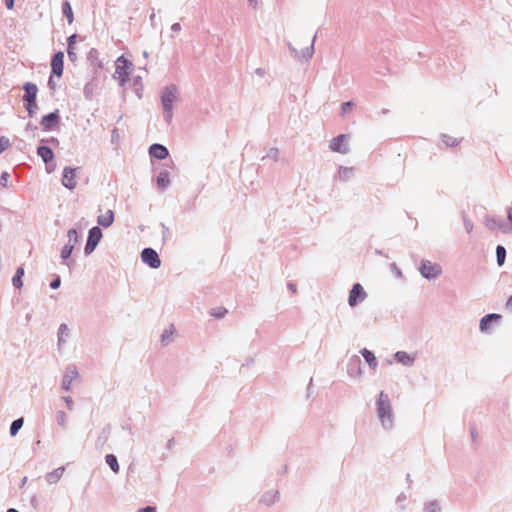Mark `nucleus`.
<instances>
[{
  "instance_id": "obj_26",
  "label": "nucleus",
  "mask_w": 512,
  "mask_h": 512,
  "mask_svg": "<svg viewBox=\"0 0 512 512\" xmlns=\"http://www.w3.org/2000/svg\"><path fill=\"white\" fill-rule=\"evenodd\" d=\"M22 425H23L22 418L13 421V423L11 424V427H10V434L12 436H15L17 434L18 430L22 427Z\"/></svg>"
},
{
  "instance_id": "obj_6",
  "label": "nucleus",
  "mask_w": 512,
  "mask_h": 512,
  "mask_svg": "<svg viewBox=\"0 0 512 512\" xmlns=\"http://www.w3.org/2000/svg\"><path fill=\"white\" fill-rule=\"evenodd\" d=\"M77 168L65 167L63 170L62 184L72 190L77 185Z\"/></svg>"
},
{
  "instance_id": "obj_11",
  "label": "nucleus",
  "mask_w": 512,
  "mask_h": 512,
  "mask_svg": "<svg viewBox=\"0 0 512 512\" xmlns=\"http://www.w3.org/2000/svg\"><path fill=\"white\" fill-rule=\"evenodd\" d=\"M346 135L341 134L335 138H333L330 142V149L334 152L346 153L348 148L345 144Z\"/></svg>"
},
{
  "instance_id": "obj_37",
  "label": "nucleus",
  "mask_w": 512,
  "mask_h": 512,
  "mask_svg": "<svg viewBox=\"0 0 512 512\" xmlns=\"http://www.w3.org/2000/svg\"><path fill=\"white\" fill-rule=\"evenodd\" d=\"M37 109V106L34 107V106H29V102H27V111L29 113L30 116H32V114L34 113V110Z\"/></svg>"
},
{
  "instance_id": "obj_13",
  "label": "nucleus",
  "mask_w": 512,
  "mask_h": 512,
  "mask_svg": "<svg viewBox=\"0 0 512 512\" xmlns=\"http://www.w3.org/2000/svg\"><path fill=\"white\" fill-rule=\"evenodd\" d=\"M149 152L150 155L156 159H165L168 156V150L160 144H153Z\"/></svg>"
},
{
  "instance_id": "obj_23",
  "label": "nucleus",
  "mask_w": 512,
  "mask_h": 512,
  "mask_svg": "<svg viewBox=\"0 0 512 512\" xmlns=\"http://www.w3.org/2000/svg\"><path fill=\"white\" fill-rule=\"evenodd\" d=\"M497 262L499 266H502L505 262L506 250L503 246L499 245L496 248Z\"/></svg>"
},
{
  "instance_id": "obj_9",
  "label": "nucleus",
  "mask_w": 512,
  "mask_h": 512,
  "mask_svg": "<svg viewBox=\"0 0 512 512\" xmlns=\"http://www.w3.org/2000/svg\"><path fill=\"white\" fill-rule=\"evenodd\" d=\"M64 54L63 52L56 53L51 60L52 73L60 77L63 74Z\"/></svg>"
},
{
  "instance_id": "obj_15",
  "label": "nucleus",
  "mask_w": 512,
  "mask_h": 512,
  "mask_svg": "<svg viewBox=\"0 0 512 512\" xmlns=\"http://www.w3.org/2000/svg\"><path fill=\"white\" fill-rule=\"evenodd\" d=\"M58 121H59L58 113L53 112V113L43 116V118L41 120V125L45 129L48 130V129H51L54 125H56L58 123Z\"/></svg>"
},
{
  "instance_id": "obj_45",
  "label": "nucleus",
  "mask_w": 512,
  "mask_h": 512,
  "mask_svg": "<svg viewBox=\"0 0 512 512\" xmlns=\"http://www.w3.org/2000/svg\"><path fill=\"white\" fill-rule=\"evenodd\" d=\"M27 478H24L23 481H22V484L24 485L25 482H26Z\"/></svg>"
},
{
  "instance_id": "obj_20",
  "label": "nucleus",
  "mask_w": 512,
  "mask_h": 512,
  "mask_svg": "<svg viewBox=\"0 0 512 512\" xmlns=\"http://www.w3.org/2000/svg\"><path fill=\"white\" fill-rule=\"evenodd\" d=\"M106 463L110 466L113 472L119 471V464L117 458L113 454L106 455Z\"/></svg>"
},
{
  "instance_id": "obj_16",
  "label": "nucleus",
  "mask_w": 512,
  "mask_h": 512,
  "mask_svg": "<svg viewBox=\"0 0 512 512\" xmlns=\"http://www.w3.org/2000/svg\"><path fill=\"white\" fill-rule=\"evenodd\" d=\"M501 319V315L499 314H488L484 316L480 321V330L482 332H486L489 329V325L492 321H499Z\"/></svg>"
},
{
  "instance_id": "obj_40",
  "label": "nucleus",
  "mask_w": 512,
  "mask_h": 512,
  "mask_svg": "<svg viewBox=\"0 0 512 512\" xmlns=\"http://www.w3.org/2000/svg\"><path fill=\"white\" fill-rule=\"evenodd\" d=\"M48 83H49V86H50V88H51V89H54V88H55V85H54V82H53V80H52V77H50V79H49V82H48Z\"/></svg>"
},
{
  "instance_id": "obj_12",
  "label": "nucleus",
  "mask_w": 512,
  "mask_h": 512,
  "mask_svg": "<svg viewBox=\"0 0 512 512\" xmlns=\"http://www.w3.org/2000/svg\"><path fill=\"white\" fill-rule=\"evenodd\" d=\"M97 222L103 227H110L114 222V212L111 209L106 210L98 216Z\"/></svg>"
},
{
  "instance_id": "obj_2",
  "label": "nucleus",
  "mask_w": 512,
  "mask_h": 512,
  "mask_svg": "<svg viewBox=\"0 0 512 512\" xmlns=\"http://www.w3.org/2000/svg\"><path fill=\"white\" fill-rule=\"evenodd\" d=\"M132 63L129 62L124 56L117 58L115 62L114 79L119 82L120 85L125 84L130 78Z\"/></svg>"
},
{
  "instance_id": "obj_34",
  "label": "nucleus",
  "mask_w": 512,
  "mask_h": 512,
  "mask_svg": "<svg viewBox=\"0 0 512 512\" xmlns=\"http://www.w3.org/2000/svg\"><path fill=\"white\" fill-rule=\"evenodd\" d=\"M137 512H156L155 507L147 506L145 508L139 509Z\"/></svg>"
},
{
  "instance_id": "obj_33",
  "label": "nucleus",
  "mask_w": 512,
  "mask_h": 512,
  "mask_svg": "<svg viewBox=\"0 0 512 512\" xmlns=\"http://www.w3.org/2000/svg\"><path fill=\"white\" fill-rule=\"evenodd\" d=\"M60 278H56L55 280H53L50 284L51 288L52 289H57L59 286H60Z\"/></svg>"
},
{
  "instance_id": "obj_8",
  "label": "nucleus",
  "mask_w": 512,
  "mask_h": 512,
  "mask_svg": "<svg viewBox=\"0 0 512 512\" xmlns=\"http://www.w3.org/2000/svg\"><path fill=\"white\" fill-rule=\"evenodd\" d=\"M24 90H25V94L23 97L24 100L26 102H29V106L36 107V97H37V92H38L37 86L33 83H26L24 85Z\"/></svg>"
},
{
  "instance_id": "obj_4",
  "label": "nucleus",
  "mask_w": 512,
  "mask_h": 512,
  "mask_svg": "<svg viewBox=\"0 0 512 512\" xmlns=\"http://www.w3.org/2000/svg\"><path fill=\"white\" fill-rule=\"evenodd\" d=\"M366 292L361 284L356 283L353 285L348 298V303L351 307L356 306L359 302H362L366 298Z\"/></svg>"
},
{
  "instance_id": "obj_24",
  "label": "nucleus",
  "mask_w": 512,
  "mask_h": 512,
  "mask_svg": "<svg viewBox=\"0 0 512 512\" xmlns=\"http://www.w3.org/2000/svg\"><path fill=\"white\" fill-rule=\"evenodd\" d=\"M63 13L66 16L68 23L71 24L74 20L73 11H72L70 3L67 1L64 2V4H63Z\"/></svg>"
},
{
  "instance_id": "obj_25",
  "label": "nucleus",
  "mask_w": 512,
  "mask_h": 512,
  "mask_svg": "<svg viewBox=\"0 0 512 512\" xmlns=\"http://www.w3.org/2000/svg\"><path fill=\"white\" fill-rule=\"evenodd\" d=\"M168 173H161L157 178V184L160 188H166L169 185Z\"/></svg>"
},
{
  "instance_id": "obj_21",
  "label": "nucleus",
  "mask_w": 512,
  "mask_h": 512,
  "mask_svg": "<svg viewBox=\"0 0 512 512\" xmlns=\"http://www.w3.org/2000/svg\"><path fill=\"white\" fill-rule=\"evenodd\" d=\"M24 275V269L22 267H19L16 271V274L15 276L13 277V285L16 287V288H21L22 285H23V282H22V276Z\"/></svg>"
},
{
  "instance_id": "obj_35",
  "label": "nucleus",
  "mask_w": 512,
  "mask_h": 512,
  "mask_svg": "<svg viewBox=\"0 0 512 512\" xmlns=\"http://www.w3.org/2000/svg\"><path fill=\"white\" fill-rule=\"evenodd\" d=\"M505 306L507 310L512 311V295L508 298Z\"/></svg>"
},
{
  "instance_id": "obj_36",
  "label": "nucleus",
  "mask_w": 512,
  "mask_h": 512,
  "mask_svg": "<svg viewBox=\"0 0 512 512\" xmlns=\"http://www.w3.org/2000/svg\"><path fill=\"white\" fill-rule=\"evenodd\" d=\"M14 1H15V0H6V1H5V4H6L7 9H9V10L13 9V7H14Z\"/></svg>"
},
{
  "instance_id": "obj_14",
  "label": "nucleus",
  "mask_w": 512,
  "mask_h": 512,
  "mask_svg": "<svg viewBox=\"0 0 512 512\" xmlns=\"http://www.w3.org/2000/svg\"><path fill=\"white\" fill-rule=\"evenodd\" d=\"M64 472V466L58 467L55 470L47 473L45 479L49 484H56L62 478Z\"/></svg>"
},
{
  "instance_id": "obj_31",
  "label": "nucleus",
  "mask_w": 512,
  "mask_h": 512,
  "mask_svg": "<svg viewBox=\"0 0 512 512\" xmlns=\"http://www.w3.org/2000/svg\"><path fill=\"white\" fill-rule=\"evenodd\" d=\"M10 145V142L5 137H0V154L5 151Z\"/></svg>"
},
{
  "instance_id": "obj_22",
  "label": "nucleus",
  "mask_w": 512,
  "mask_h": 512,
  "mask_svg": "<svg viewBox=\"0 0 512 512\" xmlns=\"http://www.w3.org/2000/svg\"><path fill=\"white\" fill-rule=\"evenodd\" d=\"M77 377V372L76 370H72L70 371V374H66L64 376V379H63V386L66 390H69L70 389V385L73 381V379H75Z\"/></svg>"
},
{
  "instance_id": "obj_18",
  "label": "nucleus",
  "mask_w": 512,
  "mask_h": 512,
  "mask_svg": "<svg viewBox=\"0 0 512 512\" xmlns=\"http://www.w3.org/2000/svg\"><path fill=\"white\" fill-rule=\"evenodd\" d=\"M361 354L364 357L365 361L368 363V365L372 368H376L377 366V360L375 355L369 351L368 349L364 348L361 350Z\"/></svg>"
},
{
  "instance_id": "obj_19",
  "label": "nucleus",
  "mask_w": 512,
  "mask_h": 512,
  "mask_svg": "<svg viewBox=\"0 0 512 512\" xmlns=\"http://www.w3.org/2000/svg\"><path fill=\"white\" fill-rule=\"evenodd\" d=\"M395 359L404 365H411L414 361V358L412 356L403 351L397 352L395 354Z\"/></svg>"
},
{
  "instance_id": "obj_10",
  "label": "nucleus",
  "mask_w": 512,
  "mask_h": 512,
  "mask_svg": "<svg viewBox=\"0 0 512 512\" xmlns=\"http://www.w3.org/2000/svg\"><path fill=\"white\" fill-rule=\"evenodd\" d=\"M102 237V232L99 227H93L89 231L88 241L86 244L85 250L88 251L93 250L95 246L99 243Z\"/></svg>"
},
{
  "instance_id": "obj_38",
  "label": "nucleus",
  "mask_w": 512,
  "mask_h": 512,
  "mask_svg": "<svg viewBox=\"0 0 512 512\" xmlns=\"http://www.w3.org/2000/svg\"><path fill=\"white\" fill-rule=\"evenodd\" d=\"M351 106H352V102H350V101L343 103V105H342L343 112H346L347 108H349Z\"/></svg>"
},
{
  "instance_id": "obj_32",
  "label": "nucleus",
  "mask_w": 512,
  "mask_h": 512,
  "mask_svg": "<svg viewBox=\"0 0 512 512\" xmlns=\"http://www.w3.org/2000/svg\"><path fill=\"white\" fill-rule=\"evenodd\" d=\"M77 237H78V234H77V231L75 229H71L68 231V238H69V242H76L77 241Z\"/></svg>"
},
{
  "instance_id": "obj_28",
  "label": "nucleus",
  "mask_w": 512,
  "mask_h": 512,
  "mask_svg": "<svg viewBox=\"0 0 512 512\" xmlns=\"http://www.w3.org/2000/svg\"><path fill=\"white\" fill-rule=\"evenodd\" d=\"M72 250H73V245L72 244H66L62 250H61V257L63 259H67L70 257L71 253H72Z\"/></svg>"
},
{
  "instance_id": "obj_3",
  "label": "nucleus",
  "mask_w": 512,
  "mask_h": 512,
  "mask_svg": "<svg viewBox=\"0 0 512 512\" xmlns=\"http://www.w3.org/2000/svg\"><path fill=\"white\" fill-rule=\"evenodd\" d=\"M177 99V90L175 87H167L162 94V105L168 118L172 115V105Z\"/></svg>"
},
{
  "instance_id": "obj_29",
  "label": "nucleus",
  "mask_w": 512,
  "mask_h": 512,
  "mask_svg": "<svg viewBox=\"0 0 512 512\" xmlns=\"http://www.w3.org/2000/svg\"><path fill=\"white\" fill-rule=\"evenodd\" d=\"M65 335H68V327H67L66 324H61L60 328H59V333H58L59 343L64 341V336Z\"/></svg>"
},
{
  "instance_id": "obj_44",
  "label": "nucleus",
  "mask_w": 512,
  "mask_h": 512,
  "mask_svg": "<svg viewBox=\"0 0 512 512\" xmlns=\"http://www.w3.org/2000/svg\"><path fill=\"white\" fill-rule=\"evenodd\" d=\"M179 27L178 24L173 25V29H177Z\"/></svg>"
},
{
  "instance_id": "obj_7",
  "label": "nucleus",
  "mask_w": 512,
  "mask_h": 512,
  "mask_svg": "<svg viewBox=\"0 0 512 512\" xmlns=\"http://www.w3.org/2000/svg\"><path fill=\"white\" fill-rule=\"evenodd\" d=\"M420 272L425 278H434L441 273V266L430 261H423L420 266Z\"/></svg>"
},
{
  "instance_id": "obj_46",
  "label": "nucleus",
  "mask_w": 512,
  "mask_h": 512,
  "mask_svg": "<svg viewBox=\"0 0 512 512\" xmlns=\"http://www.w3.org/2000/svg\"><path fill=\"white\" fill-rule=\"evenodd\" d=\"M250 2H256V0H249Z\"/></svg>"
},
{
  "instance_id": "obj_17",
  "label": "nucleus",
  "mask_w": 512,
  "mask_h": 512,
  "mask_svg": "<svg viewBox=\"0 0 512 512\" xmlns=\"http://www.w3.org/2000/svg\"><path fill=\"white\" fill-rule=\"evenodd\" d=\"M37 153L45 163H48L53 160L54 155L49 147L40 146L37 150Z\"/></svg>"
},
{
  "instance_id": "obj_30",
  "label": "nucleus",
  "mask_w": 512,
  "mask_h": 512,
  "mask_svg": "<svg viewBox=\"0 0 512 512\" xmlns=\"http://www.w3.org/2000/svg\"><path fill=\"white\" fill-rule=\"evenodd\" d=\"M226 313H227V310L225 308H221V307L211 310V315L216 318L223 317Z\"/></svg>"
},
{
  "instance_id": "obj_1",
  "label": "nucleus",
  "mask_w": 512,
  "mask_h": 512,
  "mask_svg": "<svg viewBox=\"0 0 512 512\" xmlns=\"http://www.w3.org/2000/svg\"><path fill=\"white\" fill-rule=\"evenodd\" d=\"M377 412L378 417L380 418L382 425L384 427H391L392 424V413H391V405L388 399V396L383 392L380 393L377 400Z\"/></svg>"
},
{
  "instance_id": "obj_27",
  "label": "nucleus",
  "mask_w": 512,
  "mask_h": 512,
  "mask_svg": "<svg viewBox=\"0 0 512 512\" xmlns=\"http://www.w3.org/2000/svg\"><path fill=\"white\" fill-rule=\"evenodd\" d=\"M75 39H76V35L75 34L68 38V49H67V52H68V55H69L70 58H73L75 56V54L73 52Z\"/></svg>"
},
{
  "instance_id": "obj_39",
  "label": "nucleus",
  "mask_w": 512,
  "mask_h": 512,
  "mask_svg": "<svg viewBox=\"0 0 512 512\" xmlns=\"http://www.w3.org/2000/svg\"><path fill=\"white\" fill-rule=\"evenodd\" d=\"M8 176H9V175H8V173H6V172L2 174L0 181H1V183H2L3 185H5V183H4V182H6V181H7V177H8Z\"/></svg>"
},
{
  "instance_id": "obj_41",
  "label": "nucleus",
  "mask_w": 512,
  "mask_h": 512,
  "mask_svg": "<svg viewBox=\"0 0 512 512\" xmlns=\"http://www.w3.org/2000/svg\"><path fill=\"white\" fill-rule=\"evenodd\" d=\"M167 331H165V333L162 335V341H165V339L167 338Z\"/></svg>"
},
{
  "instance_id": "obj_5",
  "label": "nucleus",
  "mask_w": 512,
  "mask_h": 512,
  "mask_svg": "<svg viewBox=\"0 0 512 512\" xmlns=\"http://www.w3.org/2000/svg\"><path fill=\"white\" fill-rule=\"evenodd\" d=\"M141 258L144 263L149 265L151 268H159L161 260L155 250L152 248H145L141 253Z\"/></svg>"
},
{
  "instance_id": "obj_42",
  "label": "nucleus",
  "mask_w": 512,
  "mask_h": 512,
  "mask_svg": "<svg viewBox=\"0 0 512 512\" xmlns=\"http://www.w3.org/2000/svg\"><path fill=\"white\" fill-rule=\"evenodd\" d=\"M7 512H18V511L16 509H14V508H10V509L7 510Z\"/></svg>"
},
{
  "instance_id": "obj_43",
  "label": "nucleus",
  "mask_w": 512,
  "mask_h": 512,
  "mask_svg": "<svg viewBox=\"0 0 512 512\" xmlns=\"http://www.w3.org/2000/svg\"><path fill=\"white\" fill-rule=\"evenodd\" d=\"M508 218H509V220H510V221H511V223H512V212H509V214H508Z\"/></svg>"
}]
</instances>
